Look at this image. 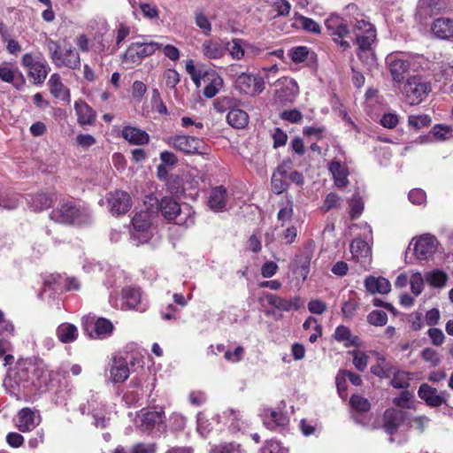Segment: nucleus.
I'll use <instances>...</instances> for the list:
<instances>
[{
	"instance_id": "obj_1",
	"label": "nucleus",
	"mask_w": 453,
	"mask_h": 453,
	"mask_svg": "<svg viewBox=\"0 0 453 453\" xmlns=\"http://www.w3.org/2000/svg\"><path fill=\"white\" fill-rule=\"evenodd\" d=\"M42 370L30 362L18 363L4 379V386L12 395L19 397L20 393L27 394L32 388L42 386Z\"/></svg>"
},
{
	"instance_id": "obj_2",
	"label": "nucleus",
	"mask_w": 453,
	"mask_h": 453,
	"mask_svg": "<svg viewBox=\"0 0 453 453\" xmlns=\"http://www.w3.org/2000/svg\"><path fill=\"white\" fill-rule=\"evenodd\" d=\"M50 219L62 225L86 226L92 222L91 212L73 200L61 202L50 213Z\"/></svg>"
},
{
	"instance_id": "obj_3",
	"label": "nucleus",
	"mask_w": 453,
	"mask_h": 453,
	"mask_svg": "<svg viewBox=\"0 0 453 453\" xmlns=\"http://www.w3.org/2000/svg\"><path fill=\"white\" fill-rule=\"evenodd\" d=\"M158 210L168 221L176 225L190 226L195 223V211L188 204H180L173 197L164 196L158 203Z\"/></svg>"
},
{
	"instance_id": "obj_4",
	"label": "nucleus",
	"mask_w": 453,
	"mask_h": 453,
	"mask_svg": "<svg viewBox=\"0 0 453 453\" xmlns=\"http://www.w3.org/2000/svg\"><path fill=\"white\" fill-rule=\"evenodd\" d=\"M430 92V82L418 75L408 78L402 88L406 102L411 105L419 104Z\"/></svg>"
},
{
	"instance_id": "obj_5",
	"label": "nucleus",
	"mask_w": 453,
	"mask_h": 453,
	"mask_svg": "<svg viewBox=\"0 0 453 453\" xmlns=\"http://www.w3.org/2000/svg\"><path fill=\"white\" fill-rule=\"evenodd\" d=\"M47 49L52 62L57 66L76 69L81 65L80 55L71 45L62 50L57 42L50 39L47 41Z\"/></svg>"
},
{
	"instance_id": "obj_6",
	"label": "nucleus",
	"mask_w": 453,
	"mask_h": 453,
	"mask_svg": "<svg viewBox=\"0 0 453 453\" xmlns=\"http://www.w3.org/2000/svg\"><path fill=\"white\" fill-rule=\"evenodd\" d=\"M22 65L27 69L28 77L35 84H42L47 78L50 67L40 53H27L22 57Z\"/></svg>"
},
{
	"instance_id": "obj_7",
	"label": "nucleus",
	"mask_w": 453,
	"mask_h": 453,
	"mask_svg": "<svg viewBox=\"0 0 453 453\" xmlns=\"http://www.w3.org/2000/svg\"><path fill=\"white\" fill-rule=\"evenodd\" d=\"M153 216L152 210L146 208L137 211L132 219L133 230L131 231V238L137 240L136 245L144 243L149 241L151 236V219Z\"/></svg>"
},
{
	"instance_id": "obj_8",
	"label": "nucleus",
	"mask_w": 453,
	"mask_h": 453,
	"mask_svg": "<svg viewBox=\"0 0 453 453\" xmlns=\"http://www.w3.org/2000/svg\"><path fill=\"white\" fill-rule=\"evenodd\" d=\"M162 47L156 42H135L131 43L122 55L124 64H140L144 58L151 56Z\"/></svg>"
},
{
	"instance_id": "obj_9",
	"label": "nucleus",
	"mask_w": 453,
	"mask_h": 453,
	"mask_svg": "<svg viewBox=\"0 0 453 453\" xmlns=\"http://www.w3.org/2000/svg\"><path fill=\"white\" fill-rule=\"evenodd\" d=\"M122 301L120 305L117 303L112 296L110 297V303L112 306L121 310H136L140 312L145 311L148 308V303L142 297V291L138 288L127 287L122 289Z\"/></svg>"
},
{
	"instance_id": "obj_10",
	"label": "nucleus",
	"mask_w": 453,
	"mask_h": 453,
	"mask_svg": "<svg viewBox=\"0 0 453 453\" xmlns=\"http://www.w3.org/2000/svg\"><path fill=\"white\" fill-rule=\"evenodd\" d=\"M82 326L88 335L94 339H105L109 337L114 329L113 324L107 319L94 316L82 318Z\"/></svg>"
},
{
	"instance_id": "obj_11",
	"label": "nucleus",
	"mask_w": 453,
	"mask_h": 453,
	"mask_svg": "<svg viewBox=\"0 0 453 453\" xmlns=\"http://www.w3.org/2000/svg\"><path fill=\"white\" fill-rule=\"evenodd\" d=\"M325 25L332 39L343 50L350 47L349 43L343 39L349 33L347 20L334 13L326 19Z\"/></svg>"
},
{
	"instance_id": "obj_12",
	"label": "nucleus",
	"mask_w": 453,
	"mask_h": 453,
	"mask_svg": "<svg viewBox=\"0 0 453 453\" xmlns=\"http://www.w3.org/2000/svg\"><path fill=\"white\" fill-rule=\"evenodd\" d=\"M130 375V370L126 358L120 356L111 357L105 369V380L107 382L124 383Z\"/></svg>"
},
{
	"instance_id": "obj_13",
	"label": "nucleus",
	"mask_w": 453,
	"mask_h": 453,
	"mask_svg": "<svg viewBox=\"0 0 453 453\" xmlns=\"http://www.w3.org/2000/svg\"><path fill=\"white\" fill-rule=\"evenodd\" d=\"M234 87L243 94L256 96L265 89V81L260 75L242 73L235 78Z\"/></svg>"
},
{
	"instance_id": "obj_14",
	"label": "nucleus",
	"mask_w": 453,
	"mask_h": 453,
	"mask_svg": "<svg viewBox=\"0 0 453 453\" xmlns=\"http://www.w3.org/2000/svg\"><path fill=\"white\" fill-rule=\"evenodd\" d=\"M386 64L393 81L401 82L410 69V57L403 52H392L387 56Z\"/></svg>"
},
{
	"instance_id": "obj_15",
	"label": "nucleus",
	"mask_w": 453,
	"mask_h": 453,
	"mask_svg": "<svg viewBox=\"0 0 453 453\" xmlns=\"http://www.w3.org/2000/svg\"><path fill=\"white\" fill-rule=\"evenodd\" d=\"M355 37L356 43L358 46V58L369 66H373L376 64V58L372 51V45L376 39V30L358 34Z\"/></svg>"
},
{
	"instance_id": "obj_16",
	"label": "nucleus",
	"mask_w": 453,
	"mask_h": 453,
	"mask_svg": "<svg viewBox=\"0 0 453 453\" xmlns=\"http://www.w3.org/2000/svg\"><path fill=\"white\" fill-rule=\"evenodd\" d=\"M98 394L90 391V397L87 404H81L79 411L82 415L91 414L95 419V426L104 428L107 425L108 418L105 417L104 405L98 402Z\"/></svg>"
},
{
	"instance_id": "obj_17",
	"label": "nucleus",
	"mask_w": 453,
	"mask_h": 453,
	"mask_svg": "<svg viewBox=\"0 0 453 453\" xmlns=\"http://www.w3.org/2000/svg\"><path fill=\"white\" fill-rule=\"evenodd\" d=\"M352 260L364 270H368L372 263V250L367 242L356 238L350 243Z\"/></svg>"
},
{
	"instance_id": "obj_18",
	"label": "nucleus",
	"mask_w": 453,
	"mask_h": 453,
	"mask_svg": "<svg viewBox=\"0 0 453 453\" xmlns=\"http://www.w3.org/2000/svg\"><path fill=\"white\" fill-rule=\"evenodd\" d=\"M166 143L185 154H195L199 152L202 142L190 135H174L168 137Z\"/></svg>"
},
{
	"instance_id": "obj_19",
	"label": "nucleus",
	"mask_w": 453,
	"mask_h": 453,
	"mask_svg": "<svg viewBox=\"0 0 453 453\" xmlns=\"http://www.w3.org/2000/svg\"><path fill=\"white\" fill-rule=\"evenodd\" d=\"M110 211L112 215L127 213L132 205L130 196L121 190L111 192L107 196Z\"/></svg>"
},
{
	"instance_id": "obj_20",
	"label": "nucleus",
	"mask_w": 453,
	"mask_h": 453,
	"mask_svg": "<svg viewBox=\"0 0 453 453\" xmlns=\"http://www.w3.org/2000/svg\"><path fill=\"white\" fill-rule=\"evenodd\" d=\"M205 84L203 96L206 98L214 97L223 87L222 77L213 69H205L201 82Z\"/></svg>"
},
{
	"instance_id": "obj_21",
	"label": "nucleus",
	"mask_w": 453,
	"mask_h": 453,
	"mask_svg": "<svg viewBox=\"0 0 453 453\" xmlns=\"http://www.w3.org/2000/svg\"><path fill=\"white\" fill-rule=\"evenodd\" d=\"M437 248L435 237L425 234L417 240L414 246V254L420 260L427 259L433 256Z\"/></svg>"
},
{
	"instance_id": "obj_22",
	"label": "nucleus",
	"mask_w": 453,
	"mask_h": 453,
	"mask_svg": "<svg viewBox=\"0 0 453 453\" xmlns=\"http://www.w3.org/2000/svg\"><path fill=\"white\" fill-rule=\"evenodd\" d=\"M229 195L223 186L212 188L208 196V206L214 211L226 210Z\"/></svg>"
},
{
	"instance_id": "obj_23",
	"label": "nucleus",
	"mask_w": 453,
	"mask_h": 453,
	"mask_svg": "<svg viewBox=\"0 0 453 453\" xmlns=\"http://www.w3.org/2000/svg\"><path fill=\"white\" fill-rule=\"evenodd\" d=\"M57 199L54 192L41 191L34 195H29L27 198L28 206L35 211H42L51 206Z\"/></svg>"
},
{
	"instance_id": "obj_24",
	"label": "nucleus",
	"mask_w": 453,
	"mask_h": 453,
	"mask_svg": "<svg viewBox=\"0 0 453 453\" xmlns=\"http://www.w3.org/2000/svg\"><path fill=\"white\" fill-rule=\"evenodd\" d=\"M328 170L333 176L334 185L338 188H345L348 185L349 170L343 162L334 158L328 165Z\"/></svg>"
},
{
	"instance_id": "obj_25",
	"label": "nucleus",
	"mask_w": 453,
	"mask_h": 453,
	"mask_svg": "<svg viewBox=\"0 0 453 453\" xmlns=\"http://www.w3.org/2000/svg\"><path fill=\"white\" fill-rule=\"evenodd\" d=\"M226 51V43L219 39H207L201 45V52L208 59H219Z\"/></svg>"
},
{
	"instance_id": "obj_26",
	"label": "nucleus",
	"mask_w": 453,
	"mask_h": 453,
	"mask_svg": "<svg viewBox=\"0 0 453 453\" xmlns=\"http://www.w3.org/2000/svg\"><path fill=\"white\" fill-rule=\"evenodd\" d=\"M433 35L441 40L453 38V18H438L431 26Z\"/></svg>"
},
{
	"instance_id": "obj_27",
	"label": "nucleus",
	"mask_w": 453,
	"mask_h": 453,
	"mask_svg": "<svg viewBox=\"0 0 453 453\" xmlns=\"http://www.w3.org/2000/svg\"><path fill=\"white\" fill-rule=\"evenodd\" d=\"M39 418L29 408L21 409L17 417L16 426L18 429L23 433L28 432L35 428L39 425Z\"/></svg>"
},
{
	"instance_id": "obj_28",
	"label": "nucleus",
	"mask_w": 453,
	"mask_h": 453,
	"mask_svg": "<svg viewBox=\"0 0 453 453\" xmlns=\"http://www.w3.org/2000/svg\"><path fill=\"white\" fill-rule=\"evenodd\" d=\"M121 136L133 145H145L150 142V135L146 131L132 126L123 127Z\"/></svg>"
},
{
	"instance_id": "obj_29",
	"label": "nucleus",
	"mask_w": 453,
	"mask_h": 453,
	"mask_svg": "<svg viewBox=\"0 0 453 453\" xmlns=\"http://www.w3.org/2000/svg\"><path fill=\"white\" fill-rule=\"evenodd\" d=\"M267 303L283 311H296L301 307V302L298 297H293L291 299H285L280 296L273 295V294H267L265 296Z\"/></svg>"
},
{
	"instance_id": "obj_30",
	"label": "nucleus",
	"mask_w": 453,
	"mask_h": 453,
	"mask_svg": "<svg viewBox=\"0 0 453 453\" xmlns=\"http://www.w3.org/2000/svg\"><path fill=\"white\" fill-rule=\"evenodd\" d=\"M406 418V413L401 410L388 409L384 413V428L389 434L396 432Z\"/></svg>"
},
{
	"instance_id": "obj_31",
	"label": "nucleus",
	"mask_w": 453,
	"mask_h": 453,
	"mask_svg": "<svg viewBox=\"0 0 453 453\" xmlns=\"http://www.w3.org/2000/svg\"><path fill=\"white\" fill-rule=\"evenodd\" d=\"M311 257V252L306 250L297 254L293 261V272L303 280H305L309 274Z\"/></svg>"
},
{
	"instance_id": "obj_32",
	"label": "nucleus",
	"mask_w": 453,
	"mask_h": 453,
	"mask_svg": "<svg viewBox=\"0 0 453 453\" xmlns=\"http://www.w3.org/2000/svg\"><path fill=\"white\" fill-rule=\"evenodd\" d=\"M74 110L77 115L78 123L81 126L92 125L96 121V111L84 101L74 102Z\"/></svg>"
},
{
	"instance_id": "obj_33",
	"label": "nucleus",
	"mask_w": 453,
	"mask_h": 453,
	"mask_svg": "<svg viewBox=\"0 0 453 453\" xmlns=\"http://www.w3.org/2000/svg\"><path fill=\"white\" fill-rule=\"evenodd\" d=\"M56 336L61 343H73L79 337V329L72 323L63 322L56 328Z\"/></svg>"
},
{
	"instance_id": "obj_34",
	"label": "nucleus",
	"mask_w": 453,
	"mask_h": 453,
	"mask_svg": "<svg viewBox=\"0 0 453 453\" xmlns=\"http://www.w3.org/2000/svg\"><path fill=\"white\" fill-rule=\"evenodd\" d=\"M418 395L432 407H439L444 403L443 396L438 394L437 389L426 383L419 387Z\"/></svg>"
},
{
	"instance_id": "obj_35",
	"label": "nucleus",
	"mask_w": 453,
	"mask_h": 453,
	"mask_svg": "<svg viewBox=\"0 0 453 453\" xmlns=\"http://www.w3.org/2000/svg\"><path fill=\"white\" fill-rule=\"evenodd\" d=\"M365 287L371 294H388L391 289V284L384 277L368 276L365 280Z\"/></svg>"
},
{
	"instance_id": "obj_36",
	"label": "nucleus",
	"mask_w": 453,
	"mask_h": 453,
	"mask_svg": "<svg viewBox=\"0 0 453 453\" xmlns=\"http://www.w3.org/2000/svg\"><path fill=\"white\" fill-rule=\"evenodd\" d=\"M48 84L50 93L55 98L66 103L70 102L69 89L62 83L58 73H53L50 76Z\"/></svg>"
},
{
	"instance_id": "obj_37",
	"label": "nucleus",
	"mask_w": 453,
	"mask_h": 453,
	"mask_svg": "<svg viewBox=\"0 0 453 453\" xmlns=\"http://www.w3.org/2000/svg\"><path fill=\"white\" fill-rule=\"evenodd\" d=\"M264 425L273 430L277 426H284L288 424V417L281 411L273 410H265L263 413Z\"/></svg>"
},
{
	"instance_id": "obj_38",
	"label": "nucleus",
	"mask_w": 453,
	"mask_h": 453,
	"mask_svg": "<svg viewBox=\"0 0 453 453\" xmlns=\"http://www.w3.org/2000/svg\"><path fill=\"white\" fill-rule=\"evenodd\" d=\"M226 50L228 51L231 58L234 60H241L245 56V47L247 50H254L255 47L247 44L243 40L234 38L231 42L226 43Z\"/></svg>"
},
{
	"instance_id": "obj_39",
	"label": "nucleus",
	"mask_w": 453,
	"mask_h": 453,
	"mask_svg": "<svg viewBox=\"0 0 453 453\" xmlns=\"http://www.w3.org/2000/svg\"><path fill=\"white\" fill-rule=\"evenodd\" d=\"M287 165H280L273 173L271 183L274 193L280 195L288 188V180H286V166Z\"/></svg>"
},
{
	"instance_id": "obj_40",
	"label": "nucleus",
	"mask_w": 453,
	"mask_h": 453,
	"mask_svg": "<svg viewBox=\"0 0 453 453\" xmlns=\"http://www.w3.org/2000/svg\"><path fill=\"white\" fill-rule=\"evenodd\" d=\"M226 121L234 128H244L249 123V115L243 110L233 108L226 115Z\"/></svg>"
},
{
	"instance_id": "obj_41",
	"label": "nucleus",
	"mask_w": 453,
	"mask_h": 453,
	"mask_svg": "<svg viewBox=\"0 0 453 453\" xmlns=\"http://www.w3.org/2000/svg\"><path fill=\"white\" fill-rule=\"evenodd\" d=\"M280 210L277 214V219L280 222H281V226L285 223L290 221L294 213V203L293 201L288 197L285 196L279 203Z\"/></svg>"
},
{
	"instance_id": "obj_42",
	"label": "nucleus",
	"mask_w": 453,
	"mask_h": 453,
	"mask_svg": "<svg viewBox=\"0 0 453 453\" xmlns=\"http://www.w3.org/2000/svg\"><path fill=\"white\" fill-rule=\"evenodd\" d=\"M229 426L234 431H240L248 426L247 418L240 411L230 409L225 412Z\"/></svg>"
},
{
	"instance_id": "obj_43",
	"label": "nucleus",
	"mask_w": 453,
	"mask_h": 453,
	"mask_svg": "<svg viewBox=\"0 0 453 453\" xmlns=\"http://www.w3.org/2000/svg\"><path fill=\"white\" fill-rule=\"evenodd\" d=\"M163 420V413L157 411H149L142 414L141 418V428L143 431L151 430L157 424Z\"/></svg>"
},
{
	"instance_id": "obj_44",
	"label": "nucleus",
	"mask_w": 453,
	"mask_h": 453,
	"mask_svg": "<svg viewBox=\"0 0 453 453\" xmlns=\"http://www.w3.org/2000/svg\"><path fill=\"white\" fill-rule=\"evenodd\" d=\"M22 80V74L14 70L10 65L4 63L0 65V80L18 87L17 80Z\"/></svg>"
},
{
	"instance_id": "obj_45",
	"label": "nucleus",
	"mask_w": 453,
	"mask_h": 453,
	"mask_svg": "<svg viewBox=\"0 0 453 453\" xmlns=\"http://www.w3.org/2000/svg\"><path fill=\"white\" fill-rule=\"evenodd\" d=\"M129 34L130 28L123 24H119L115 31V43L113 45H109L106 48V51L109 54L115 53Z\"/></svg>"
},
{
	"instance_id": "obj_46",
	"label": "nucleus",
	"mask_w": 453,
	"mask_h": 453,
	"mask_svg": "<svg viewBox=\"0 0 453 453\" xmlns=\"http://www.w3.org/2000/svg\"><path fill=\"white\" fill-rule=\"evenodd\" d=\"M19 204V197L8 189L0 186V207L12 210L17 208Z\"/></svg>"
},
{
	"instance_id": "obj_47",
	"label": "nucleus",
	"mask_w": 453,
	"mask_h": 453,
	"mask_svg": "<svg viewBox=\"0 0 453 453\" xmlns=\"http://www.w3.org/2000/svg\"><path fill=\"white\" fill-rule=\"evenodd\" d=\"M296 23L297 26L301 27L303 30L307 32H311L314 34L320 33V26L312 19L304 17L301 14H296Z\"/></svg>"
},
{
	"instance_id": "obj_48",
	"label": "nucleus",
	"mask_w": 453,
	"mask_h": 453,
	"mask_svg": "<svg viewBox=\"0 0 453 453\" xmlns=\"http://www.w3.org/2000/svg\"><path fill=\"white\" fill-rule=\"evenodd\" d=\"M334 337L338 342H345L346 346L357 344V338L351 335L350 330L344 326L336 327Z\"/></svg>"
},
{
	"instance_id": "obj_49",
	"label": "nucleus",
	"mask_w": 453,
	"mask_h": 453,
	"mask_svg": "<svg viewBox=\"0 0 453 453\" xmlns=\"http://www.w3.org/2000/svg\"><path fill=\"white\" fill-rule=\"evenodd\" d=\"M425 279L429 285L435 288H441L446 283L447 275L442 271L434 270L426 273Z\"/></svg>"
},
{
	"instance_id": "obj_50",
	"label": "nucleus",
	"mask_w": 453,
	"mask_h": 453,
	"mask_svg": "<svg viewBox=\"0 0 453 453\" xmlns=\"http://www.w3.org/2000/svg\"><path fill=\"white\" fill-rule=\"evenodd\" d=\"M280 165H287L286 166V176L284 178L286 180H288V185L290 183H295L296 185H303V176L301 173L295 171L292 169V163L289 160L283 161Z\"/></svg>"
},
{
	"instance_id": "obj_51",
	"label": "nucleus",
	"mask_w": 453,
	"mask_h": 453,
	"mask_svg": "<svg viewBox=\"0 0 453 453\" xmlns=\"http://www.w3.org/2000/svg\"><path fill=\"white\" fill-rule=\"evenodd\" d=\"M349 23L352 24V31L355 35L358 34L367 33L368 31L376 30L374 26L371 24L369 21L365 19H355V21L350 20Z\"/></svg>"
},
{
	"instance_id": "obj_52",
	"label": "nucleus",
	"mask_w": 453,
	"mask_h": 453,
	"mask_svg": "<svg viewBox=\"0 0 453 453\" xmlns=\"http://www.w3.org/2000/svg\"><path fill=\"white\" fill-rule=\"evenodd\" d=\"M195 23L205 35L211 32V24L207 16L202 11L195 12Z\"/></svg>"
},
{
	"instance_id": "obj_53",
	"label": "nucleus",
	"mask_w": 453,
	"mask_h": 453,
	"mask_svg": "<svg viewBox=\"0 0 453 453\" xmlns=\"http://www.w3.org/2000/svg\"><path fill=\"white\" fill-rule=\"evenodd\" d=\"M205 69H196L193 60H188L186 63V71L190 75L191 80L199 88L201 86V79L203 75Z\"/></svg>"
},
{
	"instance_id": "obj_54",
	"label": "nucleus",
	"mask_w": 453,
	"mask_h": 453,
	"mask_svg": "<svg viewBox=\"0 0 453 453\" xmlns=\"http://www.w3.org/2000/svg\"><path fill=\"white\" fill-rule=\"evenodd\" d=\"M390 383L395 388H406L409 386V374L403 371H396Z\"/></svg>"
},
{
	"instance_id": "obj_55",
	"label": "nucleus",
	"mask_w": 453,
	"mask_h": 453,
	"mask_svg": "<svg viewBox=\"0 0 453 453\" xmlns=\"http://www.w3.org/2000/svg\"><path fill=\"white\" fill-rule=\"evenodd\" d=\"M367 320L371 325L382 326L388 322V315L385 311L375 310L368 314Z\"/></svg>"
},
{
	"instance_id": "obj_56",
	"label": "nucleus",
	"mask_w": 453,
	"mask_h": 453,
	"mask_svg": "<svg viewBox=\"0 0 453 453\" xmlns=\"http://www.w3.org/2000/svg\"><path fill=\"white\" fill-rule=\"evenodd\" d=\"M140 10L143 17L150 20H157L159 19V10L155 4L141 3Z\"/></svg>"
},
{
	"instance_id": "obj_57",
	"label": "nucleus",
	"mask_w": 453,
	"mask_h": 453,
	"mask_svg": "<svg viewBox=\"0 0 453 453\" xmlns=\"http://www.w3.org/2000/svg\"><path fill=\"white\" fill-rule=\"evenodd\" d=\"M210 453H243V451L240 444L231 442L214 446Z\"/></svg>"
},
{
	"instance_id": "obj_58",
	"label": "nucleus",
	"mask_w": 453,
	"mask_h": 453,
	"mask_svg": "<svg viewBox=\"0 0 453 453\" xmlns=\"http://www.w3.org/2000/svg\"><path fill=\"white\" fill-rule=\"evenodd\" d=\"M352 356L355 367L360 372L365 371L368 364V355L361 350H354Z\"/></svg>"
},
{
	"instance_id": "obj_59",
	"label": "nucleus",
	"mask_w": 453,
	"mask_h": 453,
	"mask_svg": "<svg viewBox=\"0 0 453 453\" xmlns=\"http://www.w3.org/2000/svg\"><path fill=\"white\" fill-rule=\"evenodd\" d=\"M278 81L284 88L288 90V100H292V98L298 94L299 88L295 80L289 78H283L282 80H279Z\"/></svg>"
},
{
	"instance_id": "obj_60",
	"label": "nucleus",
	"mask_w": 453,
	"mask_h": 453,
	"mask_svg": "<svg viewBox=\"0 0 453 453\" xmlns=\"http://www.w3.org/2000/svg\"><path fill=\"white\" fill-rule=\"evenodd\" d=\"M409 125L416 129H420L428 127L431 122V119L428 115H411L408 119Z\"/></svg>"
},
{
	"instance_id": "obj_61",
	"label": "nucleus",
	"mask_w": 453,
	"mask_h": 453,
	"mask_svg": "<svg viewBox=\"0 0 453 453\" xmlns=\"http://www.w3.org/2000/svg\"><path fill=\"white\" fill-rule=\"evenodd\" d=\"M411 290L415 296L421 294L424 288V279L420 273H414L410 279Z\"/></svg>"
},
{
	"instance_id": "obj_62",
	"label": "nucleus",
	"mask_w": 453,
	"mask_h": 453,
	"mask_svg": "<svg viewBox=\"0 0 453 453\" xmlns=\"http://www.w3.org/2000/svg\"><path fill=\"white\" fill-rule=\"evenodd\" d=\"M421 357L432 366H436L440 364L441 359L438 352L432 348H425L421 353Z\"/></svg>"
},
{
	"instance_id": "obj_63",
	"label": "nucleus",
	"mask_w": 453,
	"mask_h": 453,
	"mask_svg": "<svg viewBox=\"0 0 453 453\" xmlns=\"http://www.w3.org/2000/svg\"><path fill=\"white\" fill-rule=\"evenodd\" d=\"M197 432L205 437L212 429L211 424L203 413H198L196 417Z\"/></svg>"
},
{
	"instance_id": "obj_64",
	"label": "nucleus",
	"mask_w": 453,
	"mask_h": 453,
	"mask_svg": "<svg viewBox=\"0 0 453 453\" xmlns=\"http://www.w3.org/2000/svg\"><path fill=\"white\" fill-rule=\"evenodd\" d=\"M349 403L356 411L360 412L367 411L370 409V403L368 400L358 395H353Z\"/></svg>"
}]
</instances>
